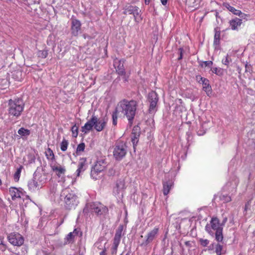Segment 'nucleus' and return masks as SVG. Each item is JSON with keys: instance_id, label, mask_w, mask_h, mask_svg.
Masks as SVG:
<instances>
[{"instance_id": "f03ea898", "label": "nucleus", "mask_w": 255, "mask_h": 255, "mask_svg": "<svg viewBox=\"0 0 255 255\" xmlns=\"http://www.w3.org/2000/svg\"><path fill=\"white\" fill-rule=\"evenodd\" d=\"M60 199L64 203L65 208L69 210L75 209L79 204L77 196L69 188L62 190Z\"/></svg>"}, {"instance_id": "bb28decb", "label": "nucleus", "mask_w": 255, "mask_h": 255, "mask_svg": "<svg viewBox=\"0 0 255 255\" xmlns=\"http://www.w3.org/2000/svg\"><path fill=\"white\" fill-rule=\"evenodd\" d=\"M18 133L23 136H26L30 134V130L23 128H21L18 130Z\"/></svg>"}, {"instance_id": "e433bc0d", "label": "nucleus", "mask_w": 255, "mask_h": 255, "mask_svg": "<svg viewBox=\"0 0 255 255\" xmlns=\"http://www.w3.org/2000/svg\"><path fill=\"white\" fill-rule=\"evenodd\" d=\"M85 148V145L84 143L82 142L80 143L77 147L76 153L77 154H80V152H83Z\"/></svg>"}, {"instance_id": "c85d7f7f", "label": "nucleus", "mask_w": 255, "mask_h": 255, "mask_svg": "<svg viewBox=\"0 0 255 255\" xmlns=\"http://www.w3.org/2000/svg\"><path fill=\"white\" fill-rule=\"evenodd\" d=\"M211 70L213 73L219 76H223L224 73V69L221 68L215 67L213 68Z\"/></svg>"}, {"instance_id": "3c124183", "label": "nucleus", "mask_w": 255, "mask_h": 255, "mask_svg": "<svg viewBox=\"0 0 255 255\" xmlns=\"http://www.w3.org/2000/svg\"><path fill=\"white\" fill-rule=\"evenodd\" d=\"M179 51L180 52V57L178 58V59H181L182 58V52L183 49L182 48H180Z\"/></svg>"}, {"instance_id": "a19ab883", "label": "nucleus", "mask_w": 255, "mask_h": 255, "mask_svg": "<svg viewBox=\"0 0 255 255\" xmlns=\"http://www.w3.org/2000/svg\"><path fill=\"white\" fill-rule=\"evenodd\" d=\"M213 65V62L212 61H206L202 62L200 65L202 67H211Z\"/></svg>"}, {"instance_id": "f704fd0d", "label": "nucleus", "mask_w": 255, "mask_h": 255, "mask_svg": "<svg viewBox=\"0 0 255 255\" xmlns=\"http://www.w3.org/2000/svg\"><path fill=\"white\" fill-rule=\"evenodd\" d=\"M220 38V32L216 31L214 35V43L216 45L219 44Z\"/></svg>"}, {"instance_id": "79ce46f5", "label": "nucleus", "mask_w": 255, "mask_h": 255, "mask_svg": "<svg viewBox=\"0 0 255 255\" xmlns=\"http://www.w3.org/2000/svg\"><path fill=\"white\" fill-rule=\"evenodd\" d=\"M103 241V240L102 239H100L97 242H96L95 243V246L96 247H97V248H98L100 250H103L104 249V247L105 246H104V247H103L102 246V242ZM106 244V243H104V245H105Z\"/></svg>"}, {"instance_id": "7ed1b4c3", "label": "nucleus", "mask_w": 255, "mask_h": 255, "mask_svg": "<svg viewBox=\"0 0 255 255\" xmlns=\"http://www.w3.org/2000/svg\"><path fill=\"white\" fill-rule=\"evenodd\" d=\"M107 122V118L99 119L97 116L93 115L90 120L82 127V131L87 133L91 130L93 128L96 131H101L105 128Z\"/></svg>"}, {"instance_id": "2f4dec72", "label": "nucleus", "mask_w": 255, "mask_h": 255, "mask_svg": "<svg viewBox=\"0 0 255 255\" xmlns=\"http://www.w3.org/2000/svg\"><path fill=\"white\" fill-rule=\"evenodd\" d=\"M208 124V123H204L202 124V128H203V131L198 130L197 132L198 135H202L206 132V130L209 128V126H207L206 125Z\"/></svg>"}, {"instance_id": "6ab92c4d", "label": "nucleus", "mask_w": 255, "mask_h": 255, "mask_svg": "<svg viewBox=\"0 0 255 255\" xmlns=\"http://www.w3.org/2000/svg\"><path fill=\"white\" fill-rule=\"evenodd\" d=\"M230 26L233 30H238L239 27L242 23V20L239 18L236 17L229 21Z\"/></svg>"}, {"instance_id": "e2e57ef3", "label": "nucleus", "mask_w": 255, "mask_h": 255, "mask_svg": "<svg viewBox=\"0 0 255 255\" xmlns=\"http://www.w3.org/2000/svg\"><path fill=\"white\" fill-rule=\"evenodd\" d=\"M217 15H218V12H216V16L217 17Z\"/></svg>"}, {"instance_id": "dca6fc26", "label": "nucleus", "mask_w": 255, "mask_h": 255, "mask_svg": "<svg viewBox=\"0 0 255 255\" xmlns=\"http://www.w3.org/2000/svg\"><path fill=\"white\" fill-rule=\"evenodd\" d=\"M81 23L77 19H73L71 23V33L72 35L76 36L81 30Z\"/></svg>"}, {"instance_id": "4468645a", "label": "nucleus", "mask_w": 255, "mask_h": 255, "mask_svg": "<svg viewBox=\"0 0 255 255\" xmlns=\"http://www.w3.org/2000/svg\"><path fill=\"white\" fill-rule=\"evenodd\" d=\"M50 166L52 170L58 176H60L61 174H63L65 172V168L63 166L57 163L56 161L50 162Z\"/></svg>"}, {"instance_id": "4be33fe9", "label": "nucleus", "mask_w": 255, "mask_h": 255, "mask_svg": "<svg viewBox=\"0 0 255 255\" xmlns=\"http://www.w3.org/2000/svg\"><path fill=\"white\" fill-rule=\"evenodd\" d=\"M173 183L172 181L164 182L163 183V192L164 195H167L172 188Z\"/></svg>"}, {"instance_id": "052dcab7", "label": "nucleus", "mask_w": 255, "mask_h": 255, "mask_svg": "<svg viewBox=\"0 0 255 255\" xmlns=\"http://www.w3.org/2000/svg\"><path fill=\"white\" fill-rule=\"evenodd\" d=\"M2 202V199L0 198V204Z\"/></svg>"}, {"instance_id": "6e6d98bb", "label": "nucleus", "mask_w": 255, "mask_h": 255, "mask_svg": "<svg viewBox=\"0 0 255 255\" xmlns=\"http://www.w3.org/2000/svg\"><path fill=\"white\" fill-rule=\"evenodd\" d=\"M144 2L146 5H148L150 2V0H144Z\"/></svg>"}, {"instance_id": "49530a36", "label": "nucleus", "mask_w": 255, "mask_h": 255, "mask_svg": "<svg viewBox=\"0 0 255 255\" xmlns=\"http://www.w3.org/2000/svg\"><path fill=\"white\" fill-rule=\"evenodd\" d=\"M36 255H49L48 254L44 251H38L37 252Z\"/></svg>"}, {"instance_id": "5701e85b", "label": "nucleus", "mask_w": 255, "mask_h": 255, "mask_svg": "<svg viewBox=\"0 0 255 255\" xmlns=\"http://www.w3.org/2000/svg\"><path fill=\"white\" fill-rule=\"evenodd\" d=\"M102 172L103 171H100L98 169L92 167L91 171V176L93 179L97 180L100 178Z\"/></svg>"}, {"instance_id": "423d86ee", "label": "nucleus", "mask_w": 255, "mask_h": 255, "mask_svg": "<svg viewBox=\"0 0 255 255\" xmlns=\"http://www.w3.org/2000/svg\"><path fill=\"white\" fill-rule=\"evenodd\" d=\"M113 156L116 160H121L125 156L127 152V146L126 143L122 140L117 141L113 150Z\"/></svg>"}, {"instance_id": "58836bf2", "label": "nucleus", "mask_w": 255, "mask_h": 255, "mask_svg": "<svg viewBox=\"0 0 255 255\" xmlns=\"http://www.w3.org/2000/svg\"><path fill=\"white\" fill-rule=\"evenodd\" d=\"M48 55V52L46 50H40L37 53V55L39 57L45 58Z\"/></svg>"}, {"instance_id": "f3484780", "label": "nucleus", "mask_w": 255, "mask_h": 255, "mask_svg": "<svg viewBox=\"0 0 255 255\" xmlns=\"http://www.w3.org/2000/svg\"><path fill=\"white\" fill-rule=\"evenodd\" d=\"M200 79L199 82H201L203 85V89L206 92V94L210 96L212 94V88L210 86L209 80L206 78H203L200 76H199Z\"/></svg>"}, {"instance_id": "4d7b16f0", "label": "nucleus", "mask_w": 255, "mask_h": 255, "mask_svg": "<svg viewBox=\"0 0 255 255\" xmlns=\"http://www.w3.org/2000/svg\"><path fill=\"white\" fill-rule=\"evenodd\" d=\"M136 140V137H134V138H132V143H133V145H134V143H135V142Z\"/></svg>"}, {"instance_id": "13d9d810", "label": "nucleus", "mask_w": 255, "mask_h": 255, "mask_svg": "<svg viewBox=\"0 0 255 255\" xmlns=\"http://www.w3.org/2000/svg\"><path fill=\"white\" fill-rule=\"evenodd\" d=\"M16 73L17 75H21V72L20 71H17V72H16Z\"/></svg>"}, {"instance_id": "a878e982", "label": "nucleus", "mask_w": 255, "mask_h": 255, "mask_svg": "<svg viewBox=\"0 0 255 255\" xmlns=\"http://www.w3.org/2000/svg\"><path fill=\"white\" fill-rule=\"evenodd\" d=\"M22 168V166L18 168L13 175V179L15 182H18L19 180Z\"/></svg>"}, {"instance_id": "8fccbe9b", "label": "nucleus", "mask_w": 255, "mask_h": 255, "mask_svg": "<svg viewBox=\"0 0 255 255\" xmlns=\"http://www.w3.org/2000/svg\"><path fill=\"white\" fill-rule=\"evenodd\" d=\"M160 1L163 5H165L167 4V0H160Z\"/></svg>"}, {"instance_id": "0eeeda50", "label": "nucleus", "mask_w": 255, "mask_h": 255, "mask_svg": "<svg viewBox=\"0 0 255 255\" xmlns=\"http://www.w3.org/2000/svg\"><path fill=\"white\" fill-rule=\"evenodd\" d=\"M108 209L103 205L100 203H92L86 205L83 212L87 213L88 211L95 212L98 215H101L107 211Z\"/></svg>"}, {"instance_id": "6e6552de", "label": "nucleus", "mask_w": 255, "mask_h": 255, "mask_svg": "<svg viewBox=\"0 0 255 255\" xmlns=\"http://www.w3.org/2000/svg\"><path fill=\"white\" fill-rule=\"evenodd\" d=\"M124 9L123 13L133 15L136 22L138 23L141 21L142 18L141 16V10L138 7L132 5H127Z\"/></svg>"}, {"instance_id": "c9c22d12", "label": "nucleus", "mask_w": 255, "mask_h": 255, "mask_svg": "<svg viewBox=\"0 0 255 255\" xmlns=\"http://www.w3.org/2000/svg\"><path fill=\"white\" fill-rule=\"evenodd\" d=\"M123 230H124V226L122 225H120L116 230L115 236L121 238Z\"/></svg>"}, {"instance_id": "bf43d9fd", "label": "nucleus", "mask_w": 255, "mask_h": 255, "mask_svg": "<svg viewBox=\"0 0 255 255\" xmlns=\"http://www.w3.org/2000/svg\"><path fill=\"white\" fill-rule=\"evenodd\" d=\"M21 78H17L16 79V80H18V81H20L21 80Z\"/></svg>"}, {"instance_id": "37998d69", "label": "nucleus", "mask_w": 255, "mask_h": 255, "mask_svg": "<svg viewBox=\"0 0 255 255\" xmlns=\"http://www.w3.org/2000/svg\"><path fill=\"white\" fill-rule=\"evenodd\" d=\"M238 16H240L242 19H246V20H248L250 16V15L243 13L241 11H240Z\"/></svg>"}, {"instance_id": "9b49d317", "label": "nucleus", "mask_w": 255, "mask_h": 255, "mask_svg": "<svg viewBox=\"0 0 255 255\" xmlns=\"http://www.w3.org/2000/svg\"><path fill=\"white\" fill-rule=\"evenodd\" d=\"M9 242L14 246H21L24 243L23 237L19 233H12L7 236Z\"/></svg>"}, {"instance_id": "a18cd8bd", "label": "nucleus", "mask_w": 255, "mask_h": 255, "mask_svg": "<svg viewBox=\"0 0 255 255\" xmlns=\"http://www.w3.org/2000/svg\"><path fill=\"white\" fill-rule=\"evenodd\" d=\"M199 241L201 245L203 247L207 246L209 243V240L207 239H200Z\"/></svg>"}, {"instance_id": "603ef678", "label": "nucleus", "mask_w": 255, "mask_h": 255, "mask_svg": "<svg viewBox=\"0 0 255 255\" xmlns=\"http://www.w3.org/2000/svg\"><path fill=\"white\" fill-rule=\"evenodd\" d=\"M185 244L187 246L190 247L191 246V242L190 241H186L185 242Z\"/></svg>"}, {"instance_id": "39448f33", "label": "nucleus", "mask_w": 255, "mask_h": 255, "mask_svg": "<svg viewBox=\"0 0 255 255\" xmlns=\"http://www.w3.org/2000/svg\"><path fill=\"white\" fill-rule=\"evenodd\" d=\"M24 109V104L20 99L9 100L8 102V114L9 116L19 117Z\"/></svg>"}, {"instance_id": "de8ad7c7", "label": "nucleus", "mask_w": 255, "mask_h": 255, "mask_svg": "<svg viewBox=\"0 0 255 255\" xmlns=\"http://www.w3.org/2000/svg\"><path fill=\"white\" fill-rule=\"evenodd\" d=\"M190 0H187V4H188L189 5V6H190L191 7L196 8V6L197 5L191 4L190 3H189Z\"/></svg>"}, {"instance_id": "72a5a7b5", "label": "nucleus", "mask_w": 255, "mask_h": 255, "mask_svg": "<svg viewBox=\"0 0 255 255\" xmlns=\"http://www.w3.org/2000/svg\"><path fill=\"white\" fill-rule=\"evenodd\" d=\"M219 198L224 203H227L231 201V197L227 195H221Z\"/></svg>"}, {"instance_id": "473e14b6", "label": "nucleus", "mask_w": 255, "mask_h": 255, "mask_svg": "<svg viewBox=\"0 0 255 255\" xmlns=\"http://www.w3.org/2000/svg\"><path fill=\"white\" fill-rule=\"evenodd\" d=\"M223 230H219L217 232H215L216 240L218 242H221L223 239V236L222 234Z\"/></svg>"}, {"instance_id": "412c9836", "label": "nucleus", "mask_w": 255, "mask_h": 255, "mask_svg": "<svg viewBox=\"0 0 255 255\" xmlns=\"http://www.w3.org/2000/svg\"><path fill=\"white\" fill-rule=\"evenodd\" d=\"M158 231V229L157 228H154L152 231L147 234V238L146 240V244L151 242L153 240L157 234Z\"/></svg>"}, {"instance_id": "cd10ccee", "label": "nucleus", "mask_w": 255, "mask_h": 255, "mask_svg": "<svg viewBox=\"0 0 255 255\" xmlns=\"http://www.w3.org/2000/svg\"><path fill=\"white\" fill-rule=\"evenodd\" d=\"M225 7L231 12L236 15H238L239 13L241 10L236 9L233 6H231L229 4L226 3L225 5Z\"/></svg>"}, {"instance_id": "7c9ffc66", "label": "nucleus", "mask_w": 255, "mask_h": 255, "mask_svg": "<svg viewBox=\"0 0 255 255\" xmlns=\"http://www.w3.org/2000/svg\"><path fill=\"white\" fill-rule=\"evenodd\" d=\"M121 237L115 236L113 242V248L114 250L117 251L118 246L120 243Z\"/></svg>"}, {"instance_id": "ddd939ff", "label": "nucleus", "mask_w": 255, "mask_h": 255, "mask_svg": "<svg viewBox=\"0 0 255 255\" xmlns=\"http://www.w3.org/2000/svg\"><path fill=\"white\" fill-rule=\"evenodd\" d=\"M81 236L82 232L79 229H75L72 232L69 233L64 239L65 244L73 243L74 242L75 238L77 236Z\"/></svg>"}, {"instance_id": "ea45409f", "label": "nucleus", "mask_w": 255, "mask_h": 255, "mask_svg": "<svg viewBox=\"0 0 255 255\" xmlns=\"http://www.w3.org/2000/svg\"><path fill=\"white\" fill-rule=\"evenodd\" d=\"M231 61V58L228 55H227L226 56L222 59V63L224 65L228 66Z\"/></svg>"}, {"instance_id": "a211bd4d", "label": "nucleus", "mask_w": 255, "mask_h": 255, "mask_svg": "<svg viewBox=\"0 0 255 255\" xmlns=\"http://www.w3.org/2000/svg\"><path fill=\"white\" fill-rule=\"evenodd\" d=\"M87 167L86 159L85 158H80L78 163V168L76 171V176H79L80 173L84 172Z\"/></svg>"}, {"instance_id": "f257e3e1", "label": "nucleus", "mask_w": 255, "mask_h": 255, "mask_svg": "<svg viewBox=\"0 0 255 255\" xmlns=\"http://www.w3.org/2000/svg\"><path fill=\"white\" fill-rule=\"evenodd\" d=\"M137 106V102L134 100L128 101L125 99L119 102L112 114L113 125L116 126L118 118L124 116L128 119V124L131 126L135 115Z\"/></svg>"}, {"instance_id": "09e8293b", "label": "nucleus", "mask_w": 255, "mask_h": 255, "mask_svg": "<svg viewBox=\"0 0 255 255\" xmlns=\"http://www.w3.org/2000/svg\"><path fill=\"white\" fill-rule=\"evenodd\" d=\"M100 255H106V249L105 247H104V249L103 250V251L100 253Z\"/></svg>"}, {"instance_id": "2eb2a0df", "label": "nucleus", "mask_w": 255, "mask_h": 255, "mask_svg": "<svg viewBox=\"0 0 255 255\" xmlns=\"http://www.w3.org/2000/svg\"><path fill=\"white\" fill-rule=\"evenodd\" d=\"M124 63V61L123 59L119 60L116 59L114 61V65L116 71L121 75H123L125 74Z\"/></svg>"}, {"instance_id": "aec40b11", "label": "nucleus", "mask_w": 255, "mask_h": 255, "mask_svg": "<svg viewBox=\"0 0 255 255\" xmlns=\"http://www.w3.org/2000/svg\"><path fill=\"white\" fill-rule=\"evenodd\" d=\"M107 165V163L105 159H99L93 167L103 172L105 170Z\"/></svg>"}, {"instance_id": "f8f14e48", "label": "nucleus", "mask_w": 255, "mask_h": 255, "mask_svg": "<svg viewBox=\"0 0 255 255\" xmlns=\"http://www.w3.org/2000/svg\"><path fill=\"white\" fill-rule=\"evenodd\" d=\"M9 193L12 200L23 198L24 196V192L21 188L11 187L9 188Z\"/></svg>"}, {"instance_id": "1a4fd4ad", "label": "nucleus", "mask_w": 255, "mask_h": 255, "mask_svg": "<svg viewBox=\"0 0 255 255\" xmlns=\"http://www.w3.org/2000/svg\"><path fill=\"white\" fill-rule=\"evenodd\" d=\"M147 102L149 104V112L151 114L154 113L157 110V103L159 98L157 93L154 91H151L148 94Z\"/></svg>"}, {"instance_id": "9d476101", "label": "nucleus", "mask_w": 255, "mask_h": 255, "mask_svg": "<svg viewBox=\"0 0 255 255\" xmlns=\"http://www.w3.org/2000/svg\"><path fill=\"white\" fill-rule=\"evenodd\" d=\"M223 225H221L219 220L216 218H212L209 224L205 227L206 231L211 235H213L214 231L217 232L218 230H223Z\"/></svg>"}, {"instance_id": "864d4df0", "label": "nucleus", "mask_w": 255, "mask_h": 255, "mask_svg": "<svg viewBox=\"0 0 255 255\" xmlns=\"http://www.w3.org/2000/svg\"><path fill=\"white\" fill-rule=\"evenodd\" d=\"M227 221V218H226V217L224 218L223 220L222 223L221 224V225H223V226H224Z\"/></svg>"}, {"instance_id": "c03bdc74", "label": "nucleus", "mask_w": 255, "mask_h": 255, "mask_svg": "<svg viewBox=\"0 0 255 255\" xmlns=\"http://www.w3.org/2000/svg\"><path fill=\"white\" fill-rule=\"evenodd\" d=\"M72 135L73 137H77L78 135V128L76 126H74L71 128Z\"/></svg>"}, {"instance_id": "0e129e2a", "label": "nucleus", "mask_w": 255, "mask_h": 255, "mask_svg": "<svg viewBox=\"0 0 255 255\" xmlns=\"http://www.w3.org/2000/svg\"><path fill=\"white\" fill-rule=\"evenodd\" d=\"M235 186H237L236 183H235Z\"/></svg>"}, {"instance_id": "4c0bfd02", "label": "nucleus", "mask_w": 255, "mask_h": 255, "mask_svg": "<svg viewBox=\"0 0 255 255\" xmlns=\"http://www.w3.org/2000/svg\"><path fill=\"white\" fill-rule=\"evenodd\" d=\"M223 246L219 244L215 245V252L217 255H221Z\"/></svg>"}, {"instance_id": "680f3d73", "label": "nucleus", "mask_w": 255, "mask_h": 255, "mask_svg": "<svg viewBox=\"0 0 255 255\" xmlns=\"http://www.w3.org/2000/svg\"><path fill=\"white\" fill-rule=\"evenodd\" d=\"M247 68H248V65H246V71H247Z\"/></svg>"}, {"instance_id": "393cba45", "label": "nucleus", "mask_w": 255, "mask_h": 255, "mask_svg": "<svg viewBox=\"0 0 255 255\" xmlns=\"http://www.w3.org/2000/svg\"><path fill=\"white\" fill-rule=\"evenodd\" d=\"M125 187V183L123 181H118L116 184V187L114 190H116L117 194H119Z\"/></svg>"}, {"instance_id": "c756f323", "label": "nucleus", "mask_w": 255, "mask_h": 255, "mask_svg": "<svg viewBox=\"0 0 255 255\" xmlns=\"http://www.w3.org/2000/svg\"><path fill=\"white\" fill-rule=\"evenodd\" d=\"M69 142L67 140L63 138L62 142L60 143V149L62 151H65L67 150Z\"/></svg>"}, {"instance_id": "5fc2aeb1", "label": "nucleus", "mask_w": 255, "mask_h": 255, "mask_svg": "<svg viewBox=\"0 0 255 255\" xmlns=\"http://www.w3.org/2000/svg\"><path fill=\"white\" fill-rule=\"evenodd\" d=\"M4 238L2 236H0V245H3Z\"/></svg>"}, {"instance_id": "b1692460", "label": "nucleus", "mask_w": 255, "mask_h": 255, "mask_svg": "<svg viewBox=\"0 0 255 255\" xmlns=\"http://www.w3.org/2000/svg\"><path fill=\"white\" fill-rule=\"evenodd\" d=\"M45 155L47 159L50 161V162L55 161V155L53 151L50 148H48L45 152Z\"/></svg>"}, {"instance_id": "20e7f679", "label": "nucleus", "mask_w": 255, "mask_h": 255, "mask_svg": "<svg viewBox=\"0 0 255 255\" xmlns=\"http://www.w3.org/2000/svg\"><path fill=\"white\" fill-rule=\"evenodd\" d=\"M47 181V176L45 174L35 173L33 179L28 182V189L31 192L38 190L44 186Z\"/></svg>"}]
</instances>
